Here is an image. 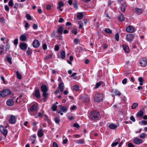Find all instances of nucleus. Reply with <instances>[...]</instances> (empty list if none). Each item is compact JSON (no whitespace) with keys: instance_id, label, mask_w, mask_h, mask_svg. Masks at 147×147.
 <instances>
[{"instance_id":"5701e85b","label":"nucleus","mask_w":147,"mask_h":147,"mask_svg":"<svg viewBox=\"0 0 147 147\" xmlns=\"http://www.w3.org/2000/svg\"><path fill=\"white\" fill-rule=\"evenodd\" d=\"M37 108V106L35 105H33L30 108V110L31 111H35L36 110Z\"/></svg>"},{"instance_id":"7c9ffc66","label":"nucleus","mask_w":147,"mask_h":147,"mask_svg":"<svg viewBox=\"0 0 147 147\" xmlns=\"http://www.w3.org/2000/svg\"><path fill=\"white\" fill-rule=\"evenodd\" d=\"M61 58L62 59H63L65 57V52L63 51H62L61 53Z\"/></svg>"},{"instance_id":"473e14b6","label":"nucleus","mask_w":147,"mask_h":147,"mask_svg":"<svg viewBox=\"0 0 147 147\" xmlns=\"http://www.w3.org/2000/svg\"><path fill=\"white\" fill-rule=\"evenodd\" d=\"M119 20L121 21H124L125 20V18L123 14H121L119 17Z\"/></svg>"},{"instance_id":"412c9836","label":"nucleus","mask_w":147,"mask_h":147,"mask_svg":"<svg viewBox=\"0 0 147 147\" xmlns=\"http://www.w3.org/2000/svg\"><path fill=\"white\" fill-rule=\"evenodd\" d=\"M20 39L22 41H25L26 39V37L24 35H22L20 37Z\"/></svg>"},{"instance_id":"9b49d317","label":"nucleus","mask_w":147,"mask_h":147,"mask_svg":"<svg viewBox=\"0 0 147 147\" xmlns=\"http://www.w3.org/2000/svg\"><path fill=\"white\" fill-rule=\"evenodd\" d=\"M61 112L65 113L67 112L68 108L67 107H64L62 105H59V106Z\"/></svg>"},{"instance_id":"6e6d98bb","label":"nucleus","mask_w":147,"mask_h":147,"mask_svg":"<svg viewBox=\"0 0 147 147\" xmlns=\"http://www.w3.org/2000/svg\"><path fill=\"white\" fill-rule=\"evenodd\" d=\"M130 119L133 122H135L136 121L135 119L133 116H131L130 117Z\"/></svg>"},{"instance_id":"0e129e2a","label":"nucleus","mask_w":147,"mask_h":147,"mask_svg":"<svg viewBox=\"0 0 147 147\" xmlns=\"http://www.w3.org/2000/svg\"><path fill=\"white\" fill-rule=\"evenodd\" d=\"M74 127H76L77 128H79L80 127L78 123H74L73 125Z\"/></svg>"},{"instance_id":"49530a36","label":"nucleus","mask_w":147,"mask_h":147,"mask_svg":"<svg viewBox=\"0 0 147 147\" xmlns=\"http://www.w3.org/2000/svg\"><path fill=\"white\" fill-rule=\"evenodd\" d=\"M6 49L5 51H8L10 48V45L8 43H7L5 46Z\"/></svg>"},{"instance_id":"c756f323","label":"nucleus","mask_w":147,"mask_h":147,"mask_svg":"<svg viewBox=\"0 0 147 147\" xmlns=\"http://www.w3.org/2000/svg\"><path fill=\"white\" fill-rule=\"evenodd\" d=\"M83 16V15L82 13H78L77 15V18L80 20L82 19Z\"/></svg>"},{"instance_id":"423d86ee","label":"nucleus","mask_w":147,"mask_h":147,"mask_svg":"<svg viewBox=\"0 0 147 147\" xmlns=\"http://www.w3.org/2000/svg\"><path fill=\"white\" fill-rule=\"evenodd\" d=\"M9 121L11 124H13L15 123L16 121L15 116L13 115H11L10 116Z\"/></svg>"},{"instance_id":"c85d7f7f","label":"nucleus","mask_w":147,"mask_h":147,"mask_svg":"<svg viewBox=\"0 0 147 147\" xmlns=\"http://www.w3.org/2000/svg\"><path fill=\"white\" fill-rule=\"evenodd\" d=\"M119 140H120L119 139H118V140H116V142L113 143L111 144V146L112 147H114V146H116L119 143Z\"/></svg>"},{"instance_id":"37998d69","label":"nucleus","mask_w":147,"mask_h":147,"mask_svg":"<svg viewBox=\"0 0 147 147\" xmlns=\"http://www.w3.org/2000/svg\"><path fill=\"white\" fill-rule=\"evenodd\" d=\"M79 88V87L78 85H75L73 86V89L76 91L78 90Z\"/></svg>"},{"instance_id":"f3484780","label":"nucleus","mask_w":147,"mask_h":147,"mask_svg":"<svg viewBox=\"0 0 147 147\" xmlns=\"http://www.w3.org/2000/svg\"><path fill=\"white\" fill-rule=\"evenodd\" d=\"M59 87L60 91L61 92H63L64 88L63 83L62 82L60 83L59 84Z\"/></svg>"},{"instance_id":"f03ea898","label":"nucleus","mask_w":147,"mask_h":147,"mask_svg":"<svg viewBox=\"0 0 147 147\" xmlns=\"http://www.w3.org/2000/svg\"><path fill=\"white\" fill-rule=\"evenodd\" d=\"M103 96L100 93L97 94H96L94 97V99L96 102H100L103 100Z\"/></svg>"},{"instance_id":"4d7b16f0","label":"nucleus","mask_w":147,"mask_h":147,"mask_svg":"<svg viewBox=\"0 0 147 147\" xmlns=\"http://www.w3.org/2000/svg\"><path fill=\"white\" fill-rule=\"evenodd\" d=\"M5 9L6 11H9V8L7 5H5Z\"/></svg>"},{"instance_id":"bf43d9fd","label":"nucleus","mask_w":147,"mask_h":147,"mask_svg":"<svg viewBox=\"0 0 147 147\" xmlns=\"http://www.w3.org/2000/svg\"><path fill=\"white\" fill-rule=\"evenodd\" d=\"M18 40L17 38L15 39L14 40V43L15 45H16L18 43Z\"/></svg>"},{"instance_id":"69168bd1","label":"nucleus","mask_w":147,"mask_h":147,"mask_svg":"<svg viewBox=\"0 0 147 147\" xmlns=\"http://www.w3.org/2000/svg\"><path fill=\"white\" fill-rule=\"evenodd\" d=\"M18 7V5L17 3H16L15 4L14 8L16 9H17Z\"/></svg>"},{"instance_id":"e2e57ef3","label":"nucleus","mask_w":147,"mask_h":147,"mask_svg":"<svg viewBox=\"0 0 147 147\" xmlns=\"http://www.w3.org/2000/svg\"><path fill=\"white\" fill-rule=\"evenodd\" d=\"M55 51H57L59 50V47L57 45H55Z\"/></svg>"},{"instance_id":"ddd939ff","label":"nucleus","mask_w":147,"mask_h":147,"mask_svg":"<svg viewBox=\"0 0 147 147\" xmlns=\"http://www.w3.org/2000/svg\"><path fill=\"white\" fill-rule=\"evenodd\" d=\"M44 134V132L42 129H39L37 135L38 137H42Z\"/></svg>"},{"instance_id":"cd10ccee","label":"nucleus","mask_w":147,"mask_h":147,"mask_svg":"<svg viewBox=\"0 0 147 147\" xmlns=\"http://www.w3.org/2000/svg\"><path fill=\"white\" fill-rule=\"evenodd\" d=\"M138 104L137 102L133 104L131 106V108L132 109H134L136 108L138 106Z\"/></svg>"},{"instance_id":"b1692460","label":"nucleus","mask_w":147,"mask_h":147,"mask_svg":"<svg viewBox=\"0 0 147 147\" xmlns=\"http://www.w3.org/2000/svg\"><path fill=\"white\" fill-rule=\"evenodd\" d=\"M135 10L137 13H141L143 11L142 9H139L138 8H136L135 9Z\"/></svg>"},{"instance_id":"052dcab7","label":"nucleus","mask_w":147,"mask_h":147,"mask_svg":"<svg viewBox=\"0 0 147 147\" xmlns=\"http://www.w3.org/2000/svg\"><path fill=\"white\" fill-rule=\"evenodd\" d=\"M127 82V79L126 78L124 79L122 81V83L123 84H125Z\"/></svg>"},{"instance_id":"5fc2aeb1","label":"nucleus","mask_w":147,"mask_h":147,"mask_svg":"<svg viewBox=\"0 0 147 147\" xmlns=\"http://www.w3.org/2000/svg\"><path fill=\"white\" fill-rule=\"evenodd\" d=\"M72 32L74 33L75 35H76L77 34V30L76 29H74L72 30Z\"/></svg>"},{"instance_id":"774afa93","label":"nucleus","mask_w":147,"mask_h":147,"mask_svg":"<svg viewBox=\"0 0 147 147\" xmlns=\"http://www.w3.org/2000/svg\"><path fill=\"white\" fill-rule=\"evenodd\" d=\"M129 147H134V146L131 143H129L128 144Z\"/></svg>"},{"instance_id":"09e8293b","label":"nucleus","mask_w":147,"mask_h":147,"mask_svg":"<svg viewBox=\"0 0 147 147\" xmlns=\"http://www.w3.org/2000/svg\"><path fill=\"white\" fill-rule=\"evenodd\" d=\"M146 136V134L144 133L141 134L140 135V137L141 138H144Z\"/></svg>"},{"instance_id":"393cba45","label":"nucleus","mask_w":147,"mask_h":147,"mask_svg":"<svg viewBox=\"0 0 147 147\" xmlns=\"http://www.w3.org/2000/svg\"><path fill=\"white\" fill-rule=\"evenodd\" d=\"M76 142L78 144H82L84 143V140L82 139H80L76 140Z\"/></svg>"},{"instance_id":"c9c22d12","label":"nucleus","mask_w":147,"mask_h":147,"mask_svg":"<svg viewBox=\"0 0 147 147\" xmlns=\"http://www.w3.org/2000/svg\"><path fill=\"white\" fill-rule=\"evenodd\" d=\"M105 32L109 34H111L112 33V30L109 28L105 29Z\"/></svg>"},{"instance_id":"de8ad7c7","label":"nucleus","mask_w":147,"mask_h":147,"mask_svg":"<svg viewBox=\"0 0 147 147\" xmlns=\"http://www.w3.org/2000/svg\"><path fill=\"white\" fill-rule=\"evenodd\" d=\"M119 35L118 33H117L115 35V39L117 41H119Z\"/></svg>"},{"instance_id":"aec40b11","label":"nucleus","mask_w":147,"mask_h":147,"mask_svg":"<svg viewBox=\"0 0 147 147\" xmlns=\"http://www.w3.org/2000/svg\"><path fill=\"white\" fill-rule=\"evenodd\" d=\"M126 4L125 3H124L122 4L121 6V9L122 11L124 12H125V7H126Z\"/></svg>"},{"instance_id":"0eeeda50","label":"nucleus","mask_w":147,"mask_h":147,"mask_svg":"<svg viewBox=\"0 0 147 147\" xmlns=\"http://www.w3.org/2000/svg\"><path fill=\"white\" fill-rule=\"evenodd\" d=\"M1 131L5 136H6L7 134V131L6 127L3 126L1 125Z\"/></svg>"},{"instance_id":"13d9d810","label":"nucleus","mask_w":147,"mask_h":147,"mask_svg":"<svg viewBox=\"0 0 147 147\" xmlns=\"http://www.w3.org/2000/svg\"><path fill=\"white\" fill-rule=\"evenodd\" d=\"M141 122L144 125H147V121L145 120H142L141 121Z\"/></svg>"},{"instance_id":"bb28decb","label":"nucleus","mask_w":147,"mask_h":147,"mask_svg":"<svg viewBox=\"0 0 147 147\" xmlns=\"http://www.w3.org/2000/svg\"><path fill=\"white\" fill-rule=\"evenodd\" d=\"M143 115L144 112L142 111H140L137 113V116L140 117H142Z\"/></svg>"},{"instance_id":"9d476101","label":"nucleus","mask_w":147,"mask_h":147,"mask_svg":"<svg viewBox=\"0 0 147 147\" xmlns=\"http://www.w3.org/2000/svg\"><path fill=\"white\" fill-rule=\"evenodd\" d=\"M58 7H57V9H59L61 11H62L63 9L61 8V7H63L64 5V4L63 2L62 1H60L58 3Z\"/></svg>"},{"instance_id":"c03bdc74","label":"nucleus","mask_w":147,"mask_h":147,"mask_svg":"<svg viewBox=\"0 0 147 147\" xmlns=\"http://www.w3.org/2000/svg\"><path fill=\"white\" fill-rule=\"evenodd\" d=\"M57 106L55 104H53L52 107V109L54 111H56V110L57 109Z\"/></svg>"},{"instance_id":"3c124183","label":"nucleus","mask_w":147,"mask_h":147,"mask_svg":"<svg viewBox=\"0 0 147 147\" xmlns=\"http://www.w3.org/2000/svg\"><path fill=\"white\" fill-rule=\"evenodd\" d=\"M26 17L27 19L29 20H31V16L30 15L27 14H26Z\"/></svg>"},{"instance_id":"58836bf2","label":"nucleus","mask_w":147,"mask_h":147,"mask_svg":"<svg viewBox=\"0 0 147 147\" xmlns=\"http://www.w3.org/2000/svg\"><path fill=\"white\" fill-rule=\"evenodd\" d=\"M77 74V73H74L72 74V75L71 76V77H73V78L74 79H76L78 78V77L77 76H75V75Z\"/></svg>"},{"instance_id":"4468645a","label":"nucleus","mask_w":147,"mask_h":147,"mask_svg":"<svg viewBox=\"0 0 147 147\" xmlns=\"http://www.w3.org/2000/svg\"><path fill=\"white\" fill-rule=\"evenodd\" d=\"M33 46L35 48L38 47L40 45V43L37 40H34L33 42Z\"/></svg>"},{"instance_id":"f257e3e1","label":"nucleus","mask_w":147,"mask_h":147,"mask_svg":"<svg viewBox=\"0 0 147 147\" xmlns=\"http://www.w3.org/2000/svg\"><path fill=\"white\" fill-rule=\"evenodd\" d=\"M100 116L99 112L97 111H93L90 113L89 118L94 121L97 120Z\"/></svg>"},{"instance_id":"2eb2a0df","label":"nucleus","mask_w":147,"mask_h":147,"mask_svg":"<svg viewBox=\"0 0 147 147\" xmlns=\"http://www.w3.org/2000/svg\"><path fill=\"white\" fill-rule=\"evenodd\" d=\"M122 47L123 49L125 52L126 53H128L129 51V49L128 46L125 44L122 45Z\"/></svg>"},{"instance_id":"2f4dec72","label":"nucleus","mask_w":147,"mask_h":147,"mask_svg":"<svg viewBox=\"0 0 147 147\" xmlns=\"http://www.w3.org/2000/svg\"><path fill=\"white\" fill-rule=\"evenodd\" d=\"M4 52V46L2 45H0V54L2 55Z\"/></svg>"},{"instance_id":"a211bd4d","label":"nucleus","mask_w":147,"mask_h":147,"mask_svg":"<svg viewBox=\"0 0 147 147\" xmlns=\"http://www.w3.org/2000/svg\"><path fill=\"white\" fill-rule=\"evenodd\" d=\"M41 89L43 92H47L48 91V89L46 86L44 84L42 85L41 86Z\"/></svg>"},{"instance_id":"20e7f679","label":"nucleus","mask_w":147,"mask_h":147,"mask_svg":"<svg viewBox=\"0 0 147 147\" xmlns=\"http://www.w3.org/2000/svg\"><path fill=\"white\" fill-rule=\"evenodd\" d=\"M134 37V36L133 34H129L126 35V39L127 41L130 42L133 40Z\"/></svg>"},{"instance_id":"a878e982","label":"nucleus","mask_w":147,"mask_h":147,"mask_svg":"<svg viewBox=\"0 0 147 147\" xmlns=\"http://www.w3.org/2000/svg\"><path fill=\"white\" fill-rule=\"evenodd\" d=\"M63 29L62 26H59L57 30V32L60 34H62Z\"/></svg>"},{"instance_id":"680f3d73","label":"nucleus","mask_w":147,"mask_h":147,"mask_svg":"<svg viewBox=\"0 0 147 147\" xmlns=\"http://www.w3.org/2000/svg\"><path fill=\"white\" fill-rule=\"evenodd\" d=\"M53 147H58V145L57 143L54 142H53Z\"/></svg>"},{"instance_id":"7ed1b4c3","label":"nucleus","mask_w":147,"mask_h":147,"mask_svg":"<svg viewBox=\"0 0 147 147\" xmlns=\"http://www.w3.org/2000/svg\"><path fill=\"white\" fill-rule=\"evenodd\" d=\"M10 93V91L7 89L3 90L0 91V96L2 97H5Z\"/></svg>"},{"instance_id":"6e6552de","label":"nucleus","mask_w":147,"mask_h":147,"mask_svg":"<svg viewBox=\"0 0 147 147\" xmlns=\"http://www.w3.org/2000/svg\"><path fill=\"white\" fill-rule=\"evenodd\" d=\"M126 31L132 33L134 32L135 29L134 28L131 26H128L126 28Z\"/></svg>"},{"instance_id":"6ab92c4d","label":"nucleus","mask_w":147,"mask_h":147,"mask_svg":"<svg viewBox=\"0 0 147 147\" xmlns=\"http://www.w3.org/2000/svg\"><path fill=\"white\" fill-rule=\"evenodd\" d=\"M35 95L36 98H40V94L38 90H36L35 93Z\"/></svg>"},{"instance_id":"864d4df0","label":"nucleus","mask_w":147,"mask_h":147,"mask_svg":"<svg viewBox=\"0 0 147 147\" xmlns=\"http://www.w3.org/2000/svg\"><path fill=\"white\" fill-rule=\"evenodd\" d=\"M102 48L104 49H107L108 48V46L106 44H104L102 45Z\"/></svg>"},{"instance_id":"338daca9","label":"nucleus","mask_w":147,"mask_h":147,"mask_svg":"<svg viewBox=\"0 0 147 147\" xmlns=\"http://www.w3.org/2000/svg\"><path fill=\"white\" fill-rule=\"evenodd\" d=\"M38 25L37 24H34L33 26V28L34 29H37L38 28Z\"/></svg>"},{"instance_id":"4c0bfd02","label":"nucleus","mask_w":147,"mask_h":147,"mask_svg":"<svg viewBox=\"0 0 147 147\" xmlns=\"http://www.w3.org/2000/svg\"><path fill=\"white\" fill-rule=\"evenodd\" d=\"M80 41V40L79 39L76 38H75L74 40V43L76 45L78 44L79 43Z\"/></svg>"},{"instance_id":"72a5a7b5","label":"nucleus","mask_w":147,"mask_h":147,"mask_svg":"<svg viewBox=\"0 0 147 147\" xmlns=\"http://www.w3.org/2000/svg\"><path fill=\"white\" fill-rule=\"evenodd\" d=\"M138 80L139 82H140V85H142L143 84V80L142 78L141 77H139L138 78Z\"/></svg>"},{"instance_id":"1a4fd4ad","label":"nucleus","mask_w":147,"mask_h":147,"mask_svg":"<svg viewBox=\"0 0 147 147\" xmlns=\"http://www.w3.org/2000/svg\"><path fill=\"white\" fill-rule=\"evenodd\" d=\"M14 101L11 99H8L6 101V104L8 106H12L14 104Z\"/></svg>"},{"instance_id":"603ef678","label":"nucleus","mask_w":147,"mask_h":147,"mask_svg":"<svg viewBox=\"0 0 147 147\" xmlns=\"http://www.w3.org/2000/svg\"><path fill=\"white\" fill-rule=\"evenodd\" d=\"M48 94L47 93V92H43V96L45 98H47V97Z\"/></svg>"},{"instance_id":"a19ab883","label":"nucleus","mask_w":147,"mask_h":147,"mask_svg":"<svg viewBox=\"0 0 147 147\" xmlns=\"http://www.w3.org/2000/svg\"><path fill=\"white\" fill-rule=\"evenodd\" d=\"M114 93L116 95L120 96L121 94V92L117 90H115L114 91Z\"/></svg>"},{"instance_id":"f704fd0d","label":"nucleus","mask_w":147,"mask_h":147,"mask_svg":"<svg viewBox=\"0 0 147 147\" xmlns=\"http://www.w3.org/2000/svg\"><path fill=\"white\" fill-rule=\"evenodd\" d=\"M102 84L103 82H98L96 84L95 88H98Z\"/></svg>"},{"instance_id":"ea45409f","label":"nucleus","mask_w":147,"mask_h":147,"mask_svg":"<svg viewBox=\"0 0 147 147\" xmlns=\"http://www.w3.org/2000/svg\"><path fill=\"white\" fill-rule=\"evenodd\" d=\"M16 75L18 78L19 79L22 78V76L20 74L18 71L16 72Z\"/></svg>"},{"instance_id":"dca6fc26","label":"nucleus","mask_w":147,"mask_h":147,"mask_svg":"<svg viewBox=\"0 0 147 147\" xmlns=\"http://www.w3.org/2000/svg\"><path fill=\"white\" fill-rule=\"evenodd\" d=\"M134 142L136 144H140L142 143L143 140L138 138H136L134 139Z\"/></svg>"},{"instance_id":"a18cd8bd","label":"nucleus","mask_w":147,"mask_h":147,"mask_svg":"<svg viewBox=\"0 0 147 147\" xmlns=\"http://www.w3.org/2000/svg\"><path fill=\"white\" fill-rule=\"evenodd\" d=\"M54 120L55 123L57 124H58L59 123L60 119L59 118L56 117L54 119Z\"/></svg>"},{"instance_id":"e433bc0d","label":"nucleus","mask_w":147,"mask_h":147,"mask_svg":"<svg viewBox=\"0 0 147 147\" xmlns=\"http://www.w3.org/2000/svg\"><path fill=\"white\" fill-rule=\"evenodd\" d=\"M10 57V55H8L7 57V61L10 63V64H11L12 63V61H11V58Z\"/></svg>"},{"instance_id":"8fccbe9b","label":"nucleus","mask_w":147,"mask_h":147,"mask_svg":"<svg viewBox=\"0 0 147 147\" xmlns=\"http://www.w3.org/2000/svg\"><path fill=\"white\" fill-rule=\"evenodd\" d=\"M13 4V0H11L9 1L8 5L10 6H12Z\"/></svg>"},{"instance_id":"f8f14e48","label":"nucleus","mask_w":147,"mask_h":147,"mask_svg":"<svg viewBox=\"0 0 147 147\" xmlns=\"http://www.w3.org/2000/svg\"><path fill=\"white\" fill-rule=\"evenodd\" d=\"M20 48L24 50H25L27 48V44L24 43H21L20 45Z\"/></svg>"},{"instance_id":"39448f33","label":"nucleus","mask_w":147,"mask_h":147,"mask_svg":"<svg viewBox=\"0 0 147 147\" xmlns=\"http://www.w3.org/2000/svg\"><path fill=\"white\" fill-rule=\"evenodd\" d=\"M140 63L142 66L145 67L147 65V60L146 58H142L140 61Z\"/></svg>"},{"instance_id":"79ce46f5","label":"nucleus","mask_w":147,"mask_h":147,"mask_svg":"<svg viewBox=\"0 0 147 147\" xmlns=\"http://www.w3.org/2000/svg\"><path fill=\"white\" fill-rule=\"evenodd\" d=\"M78 24L79 25V28H82L83 26V23L81 21H80L78 22Z\"/></svg>"},{"instance_id":"4be33fe9","label":"nucleus","mask_w":147,"mask_h":147,"mask_svg":"<svg viewBox=\"0 0 147 147\" xmlns=\"http://www.w3.org/2000/svg\"><path fill=\"white\" fill-rule=\"evenodd\" d=\"M109 127L111 129H114L117 128V126L115 124H110L109 126Z\"/></svg>"}]
</instances>
